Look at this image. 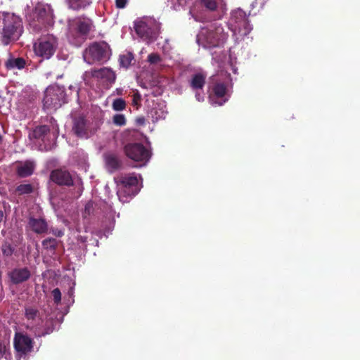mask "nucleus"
I'll return each instance as SVG.
<instances>
[{
  "label": "nucleus",
  "instance_id": "nucleus-1",
  "mask_svg": "<svg viewBox=\"0 0 360 360\" xmlns=\"http://www.w3.org/2000/svg\"><path fill=\"white\" fill-rule=\"evenodd\" d=\"M94 27L93 20L84 15L69 20L68 41L74 46H80L86 40Z\"/></svg>",
  "mask_w": 360,
  "mask_h": 360
},
{
  "label": "nucleus",
  "instance_id": "nucleus-2",
  "mask_svg": "<svg viewBox=\"0 0 360 360\" xmlns=\"http://www.w3.org/2000/svg\"><path fill=\"white\" fill-rule=\"evenodd\" d=\"M3 29L1 32L0 41L4 46H7L17 41L23 32L22 19L11 13L2 14Z\"/></svg>",
  "mask_w": 360,
  "mask_h": 360
},
{
  "label": "nucleus",
  "instance_id": "nucleus-3",
  "mask_svg": "<svg viewBox=\"0 0 360 360\" xmlns=\"http://www.w3.org/2000/svg\"><path fill=\"white\" fill-rule=\"evenodd\" d=\"M117 186V195L122 202H127L128 198H132L139 191V180L134 174L122 175L115 179Z\"/></svg>",
  "mask_w": 360,
  "mask_h": 360
},
{
  "label": "nucleus",
  "instance_id": "nucleus-4",
  "mask_svg": "<svg viewBox=\"0 0 360 360\" xmlns=\"http://www.w3.org/2000/svg\"><path fill=\"white\" fill-rule=\"evenodd\" d=\"M111 55L110 46L105 41L94 42L84 51V58L89 64L95 62L105 63Z\"/></svg>",
  "mask_w": 360,
  "mask_h": 360
},
{
  "label": "nucleus",
  "instance_id": "nucleus-5",
  "mask_svg": "<svg viewBox=\"0 0 360 360\" xmlns=\"http://www.w3.org/2000/svg\"><path fill=\"white\" fill-rule=\"evenodd\" d=\"M26 18L30 27L36 32L46 27L51 22L49 11L41 3H37L30 12H27Z\"/></svg>",
  "mask_w": 360,
  "mask_h": 360
},
{
  "label": "nucleus",
  "instance_id": "nucleus-6",
  "mask_svg": "<svg viewBox=\"0 0 360 360\" xmlns=\"http://www.w3.org/2000/svg\"><path fill=\"white\" fill-rule=\"evenodd\" d=\"M67 102L64 87L50 86L46 88L43 98L44 107L49 110H56Z\"/></svg>",
  "mask_w": 360,
  "mask_h": 360
},
{
  "label": "nucleus",
  "instance_id": "nucleus-7",
  "mask_svg": "<svg viewBox=\"0 0 360 360\" xmlns=\"http://www.w3.org/2000/svg\"><path fill=\"white\" fill-rule=\"evenodd\" d=\"M58 41L52 35L44 37L34 44V50L37 56L43 59H49L56 51Z\"/></svg>",
  "mask_w": 360,
  "mask_h": 360
},
{
  "label": "nucleus",
  "instance_id": "nucleus-8",
  "mask_svg": "<svg viewBox=\"0 0 360 360\" xmlns=\"http://www.w3.org/2000/svg\"><path fill=\"white\" fill-rule=\"evenodd\" d=\"M205 46L208 48L217 47L224 43L225 33L221 26H211L202 32Z\"/></svg>",
  "mask_w": 360,
  "mask_h": 360
},
{
  "label": "nucleus",
  "instance_id": "nucleus-9",
  "mask_svg": "<svg viewBox=\"0 0 360 360\" xmlns=\"http://www.w3.org/2000/svg\"><path fill=\"white\" fill-rule=\"evenodd\" d=\"M126 155L136 162H147L150 158V152L141 143H128L124 146Z\"/></svg>",
  "mask_w": 360,
  "mask_h": 360
},
{
  "label": "nucleus",
  "instance_id": "nucleus-10",
  "mask_svg": "<svg viewBox=\"0 0 360 360\" xmlns=\"http://www.w3.org/2000/svg\"><path fill=\"white\" fill-rule=\"evenodd\" d=\"M13 347L20 356L26 355L32 351L34 341L27 334L15 332L13 338Z\"/></svg>",
  "mask_w": 360,
  "mask_h": 360
},
{
  "label": "nucleus",
  "instance_id": "nucleus-11",
  "mask_svg": "<svg viewBox=\"0 0 360 360\" xmlns=\"http://www.w3.org/2000/svg\"><path fill=\"white\" fill-rule=\"evenodd\" d=\"M50 180L59 186L70 187L74 185V180L70 172L65 167L52 170L50 173Z\"/></svg>",
  "mask_w": 360,
  "mask_h": 360
},
{
  "label": "nucleus",
  "instance_id": "nucleus-12",
  "mask_svg": "<svg viewBox=\"0 0 360 360\" xmlns=\"http://www.w3.org/2000/svg\"><path fill=\"white\" fill-rule=\"evenodd\" d=\"M72 131L79 138H88L91 134L90 122L82 115H75L72 119Z\"/></svg>",
  "mask_w": 360,
  "mask_h": 360
},
{
  "label": "nucleus",
  "instance_id": "nucleus-13",
  "mask_svg": "<svg viewBox=\"0 0 360 360\" xmlns=\"http://www.w3.org/2000/svg\"><path fill=\"white\" fill-rule=\"evenodd\" d=\"M24 316L27 320V324L26 328L34 332L37 327L41 326L43 321L39 310L34 306H25L24 309Z\"/></svg>",
  "mask_w": 360,
  "mask_h": 360
},
{
  "label": "nucleus",
  "instance_id": "nucleus-14",
  "mask_svg": "<svg viewBox=\"0 0 360 360\" xmlns=\"http://www.w3.org/2000/svg\"><path fill=\"white\" fill-rule=\"evenodd\" d=\"M31 275V271L27 267L14 268L8 274L11 282L14 285L26 282L30 278Z\"/></svg>",
  "mask_w": 360,
  "mask_h": 360
},
{
  "label": "nucleus",
  "instance_id": "nucleus-15",
  "mask_svg": "<svg viewBox=\"0 0 360 360\" xmlns=\"http://www.w3.org/2000/svg\"><path fill=\"white\" fill-rule=\"evenodd\" d=\"M91 75L93 77L101 79L110 84H113L116 79L115 72L109 68L93 70Z\"/></svg>",
  "mask_w": 360,
  "mask_h": 360
},
{
  "label": "nucleus",
  "instance_id": "nucleus-16",
  "mask_svg": "<svg viewBox=\"0 0 360 360\" xmlns=\"http://www.w3.org/2000/svg\"><path fill=\"white\" fill-rule=\"evenodd\" d=\"M28 226L32 231L37 234L44 233L48 230V224L44 219L30 217Z\"/></svg>",
  "mask_w": 360,
  "mask_h": 360
},
{
  "label": "nucleus",
  "instance_id": "nucleus-17",
  "mask_svg": "<svg viewBox=\"0 0 360 360\" xmlns=\"http://www.w3.org/2000/svg\"><path fill=\"white\" fill-rule=\"evenodd\" d=\"M231 19L236 24V27L240 29L241 27H246L248 25L246 13L240 8H237L231 12Z\"/></svg>",
  "mask_w": 360,
  "mask_h": 360
},
{
  "label": "nucleus",
  "instance_id": "nucleus-18",
  "mask_svg": "<svg viewBox=\"0 0 360 360\" xmlns=\"http://www.w3.org/2000/svg\"><path fill=\"white\" fill-rule=\"evenodd\" d=\"M35 165L33 162L27 160L16 167V174L20 178L30 176L34 173Z\"/></svg>",
  "mask_w": 360,
  "mask_h": 360
},
{
  "label": "nucleus",
  "instance_id": "nucleus-19",
  "mask_svg": "<svg viewBox=\"0 0 360 360\" xmlns=\"http://www.w3.org/2000/svg\"><path fill=\"white\" fill-rule=\"evenodd\" d=\"M206 77L202 73H197L192 76L190 86L194 91L202 90L205 84Z\"/></svg>",
  "mask_w": 360,
  "mask_h": 360
},
{
  "label": "nucleus",
  "instance_id": "nucleus-20",
  "mask_svg": "<svg viewBox=\"0 0 360 360\" xmlns=\"http://www.w3.org/2000/svg\"><path fill=\"white\" fill-rule=\"evenodd\" d=\"M136 34L141 38L149 39L151 37V30L145 22L140 21L134 26Z\"/></svg>",
  "mask_w": 360,
  "mask_h": 360
},
{
  "label": "nucleus",
  "instance_id": "nucleus-21",
  "mask_svg": "<svg viewBox=\"0 0 360 360\" xmlns=\"http://www.w3.org/2000/svg\"><path fill=\"white\" fill-rule=\"evenodd\" d=\"M53 321L52 320H48L46 321L43 328H41V326L37 327V329H35L34 334L35 337L41 338L46 335L51 334V333H53Z\"/></svg>",
  "mask_w": 360,
  "mask_h": 360
},
{
  "label": "nucleus",
  "instance_id": "nucleus-22",
  "mask_svg": "<svg viewBox=\"0 0 360 360\" xmlns=\"http://www.w3.org/2000/svg\"><path fill=\"white\" fill-rule=\"evenodd\" d=\"M105 164L110 172L118 169L121 167V162L114 154H108L105 155Z\"/></svg>",
  "mask_w": 360,
  "mask_h": 360
},
{
  "label": "nucleus",
  "instance_id": "nucleus-23",
  "mask_svg": "<svg viewBox=\"0 0 360 360\" xmlns=\"http://www.w3.org/2000/svg\"><path fill=\"white\" fill-rule=\"evenodd\" d=\"M25 60L22 58H10L5 62V67L7 70H13L15 68L21 70L25 68Z\"/></svg>",
  "mask_w": 360,
  "mask_h": 360
},
{
  "label": "nucleus",
  "instance_id": "nucleus-24",
  "mask_svg": "<svg viewBox=\"0 0 360 360\" xmlns=\"http://www.w3.org/2000/svg\"><path fill=\"white\" fill-rule=\"evenodd\" d=\"M69 8L78 11L85 8L91 4V0H66Z\"/></svg>",
  "mask_w": 360,
  "mask_h": 360
},
{
  "label": "nucleus",
  "instance_id": "nucleus-25",
  "mask_svg": "<svg viewBox=\"0 0 360 360\" xmlns=\"http://www.w3.org/2000/svg\"><path fill=\"white\" fill-rule=\"evenodd\" d=\"M11 360L10 343L8 341H0V359Z\"/></svg>",
  "mask_w": 360,
  "mask_h": 360
},
{
  "label": "nucleus",
  "instance_id": "nucleus-26",
  "mask_svg": "<svg viewBox=\"0 0 360 360\" xmlns=\"http://www.w3.org/2000/svg\"><path fill=\"white\" fill-rule=\"evenodd\" d=\"M50 131V127L48 125H39L32 131V136L36 139H43Z\"/></svg>",
  "mask_w": 360,
  "mask_h": 360
},
{
  "label": "nucleus",
  "instance_id": "nucleus-27",
  "mask_svg": "<svg viewBox=\"0 0 360 360\" xmlns=\"http://www.w3.org/2000/svg\"><path fill=\"white\" fill-rule=\"evenodd\" d=\"M34 191V186L30 184H22L18 185L15 190L18 195L30 194Z\"/></svg>",
  "mask_w": 360,
  "mask_h": 360
},
{
  "label": "nucleus",
  "instance_id": "nucleus-28",
  "mask_svg": "<svg viewBox=\"0 0 360 360\" xmlns=\"http://www.w3.org/2000/svg\"><path fill=\"white\" fill-rule=\"evenodd\" d=\"M44 249L54 252L58 247V241L53 238H48L44 239L42 243Z\"/></svg>",
  "mask_w": 360,
  "mask_h": 360
},
{
  "label": "nucleus",
  "instance_id": "nucleus-29",
  "mask_svg": "<svg viewBox=\"0 0 360 360\" xmlns=\"http://www.w3.org/2000/svg\"><path fill=\"white\" fill-rule=\"evenodd\" d=\"M212 91L217 98H223L226 94L227 89L224 83H217L214 85Z\"/></svg>",
  "mask_w": 360,
  "mask_h": 360
},
{
  "label": "nucleus",
  "instance_id": "nucleus-30",
  "mask_svg": "<svg viewBox=\"0 0 360 360\" xmlns=\"http://www.w3.org/2000/svg\"><path fill=\"white\" fill-rule=\"evenodd\" d=\"M133 59V54L130 52L121 55L119 58L120 66L127 68L131 65Z\"/></svg>",
  "mask_w": 360,
  "mask_h": 360
},
{
  "label": "nucleus",
  "instance_id": "nucleus-31",
  "mask_svg": "<svg viewBox=\"0 0 360 360\" xmlns=\"http://www.w3.org/2000/svg\"><path fill=\"white\" fill-rule=\"evenodd\" d=\"M127 103L123 98H118L113 101L112 107L115 111H122L126 108Z\"/></svg>",
  "mask_w": 360,
  "mask_h": 360
},
{
  "label": "nucleus",
  "instance_id": "nucleus-32",
  "mask_svg": "<svg viewBox=\"0 0 360 360\" xmlns=\"http://www.w3.org/2000/svg\"><path fill=\"white\" fill-rule=\"evenodd\" d=\"M200 3L203 7L210 11H216L218 6L216 0H200Z\"/></svg>",
  "mask_w": 360,
  "mask_h": 360
},
{
  "label": "nucleus",
  "instance_id": "nucleus-33",
  "mask_svg": "<svg viewBox=\"0 0 360 360\" xmlns=\"http://www.w3.org/2000/svg\"><path fill=\"white\" fill-rule=\"evenodd\" d=\"M1 251L4 256L11 257L14 252V248L7 241H4L1 245Z\"/></svg>",
  "mask_w": 360,
  "mask_h": 360
},
{
  "label": "nucleus",
  "instance_id": "nucleus-34",
  "mask_svg": "<svg viewBox=\"0 0 360 360\" xmlns=\"http://www.w3.org/2000/svg\"><path fill=\"white\" fill-rule=\"evenodd\" d=\"M112 122L117 126H124L126 124V117L123 114H116L112 117Z\"/></svg>",
  "mask_w": 360,
  "mask_h": 360
},
{
  "label": "nucleus",
  "instance_id": "nucleus-35",
  "mask_svg": "<svg viewBox=\"0 0 360 360\" xmlns=\"http://www.w3.org/2000/svg\"><path fill=\"white\" fill-rule=\"evenodd\" d=\"M53 301L56 304H58L61 301V292L59 288H55L52 291Z\"/></svg>",
  "mask_w": 360,
  "mask_h": 360
},
{
  "label": "nucleus",
  "instance_id": "nucleus-36",
  "mask_svg": "<svg viewBox=\"0 0 360 360\" xmlns=\"http://www.w3.org/2000/svg\"><path fill=\"white\" fill-rule=\"evenodd\" d=\"M161 60L160 56L158 53H150L148 56V61L151 64H155Z\"/></svg>",
  "mask_w": 360,
  "mask_h": 360
},
{
  "label": "nucleus",
  "instance_id": "nucleus-37",
  "mask_svg": "<svg viewBox=\"0 0 360 360\" xmlns=\"http://www.w3.org/2000/svg\"><path fill=\"white\" fill-rule=\"evenodd\" d=\"M128 0H115V6L117 8H124Z\"/></svg>",
  "mask_w": 360,
  "mask_h": 360
},
{
  "label": "nucleus",
  "instance_id": "nucleus-38",
  "mask_svg": "<svg viewBox=\"0 0 360 360\" xmlns=\"http://www.w3.org/2000/svg\"><path fill=\"white\" fill-rule=\"evenodd\" d=\"M141 96L139 92H136L133 96V105H139L141 102Z\"/></svg>",
  "mask_w": 360,
  "mask_h": 360
},
{
  "label": "nucleus",
  "instance_id": "nucleus-39",
  "mask_svg": "<svg viewBox=\"0 0 360 360\" xmlns=\"http://www.w3.org/2000/svg\"><path fill=\"white\" fill-rule=\"evenodd\" d=\"M51 233L56 237H62L64 235V231L58 229H52Z\"/></svg>",
  "mask_w": 360,
  "mask_h": 360
},
{
  "label": "nucleus",
  "instance_id": "nucleus-40",
  "mask_svg": "<svg viewBox=\"0 0 360 360\" xmlns=\"http://www.w3.org/2000/svg\"><path fill=\"white\" fill-rule=\"evenodd\" d=\"M195 97L196 100L199 102H202L204 101V94L200 93L199 91H195Z\"/></svg>",
  "mask_w": 360,
  "mask_h": 360
},
{
  "label": "nucleus",
  "instance_id": "nucleus-41",
  "mask_svg": "<svg viewBox=\"0 0 360 360\" xmlns=\"http://www.w3.org/2000/svg\"><path fill=\"white\" fill-rule=\"evenodd\" d=\"M90 213V207L89 205H86V207H85V210H84V217H86V214H89Z\"/></svg>",
  "mask_w": 360,
  "mask_h": 360
},
{
  "label": "nucleus",
  "instance_id": "nucleus-42",
  "mask_svg": "<svg viewBox=\"0 0 360 360\" xmlns=\"http://www.w3.org/2000/svg\"><path fill=\"white\" fill-rule=\"evenodd\" d=\"M4 214L2 210H0V223L3 221Z\"/></svg>",
  "mask_w": 360,
  "mask_h": 360
},
{
  "label": "nucleus",
  "instance_id": "nucleus-43",
  "mask_svg": "<svg viewBox=\"0 0 360 360\" xmlns=\"http://www.w3.org/2000/svg\"><path fill=\"white\" fill-rule=\"evenodd\" d=\"M137 121H138V122H139V124H143V123H144V118H143V117L139 118V119L137 120Z\"/></svg>",
  "mask_w": 360,
  "mask_h": 360
}]
</instances>
